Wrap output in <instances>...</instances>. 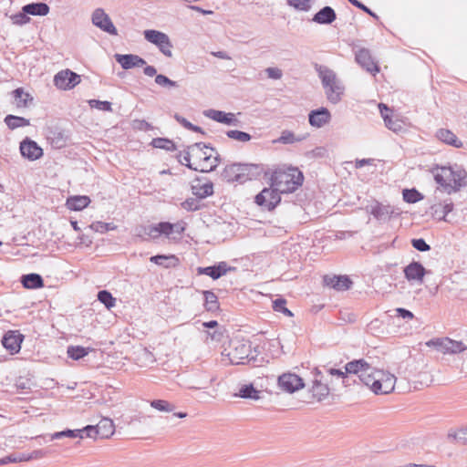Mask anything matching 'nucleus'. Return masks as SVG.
I'll return each instance as SVG.
<instances>
[{"mask_svg": "<svg viewBox=\"0 0 467 467\" xmlns=\"http://www.w3.org/2000/svg\"><path fill=\"white\" fill-rule=\"evenodd\" d=\"M306 139V135L305 134L296 135L295 132L291 130H284L281 132L280 137L277 140H274V142L281 144H294L296 142L303 141Z\"/></svg>", "mask_w": 467, "mask_h": 467, "instance_id": "obj_30", "label": "nucleus"}, {"mask_svg": "<svg viewBox=\"0 0 467 467\" xmlns=\"http://www.w3.org/2000/svg\"><path fill=\"white\" fill-rule=\"evenodd\" d=\"M84 431L86 436L88 438L96 439L97 437H99L102 439H108L113 435L115 431V426L112 420L109 418H103L96 426L88 425L84 427Z\"/></svg>", "mask_w": 467, "mask_h": 467, "instance_id": "obj_8", "label": "nucleus"}, {"mask_svg": "<svg viewBox=\"0 0 467 467\" xmlns=\"http://www.w3.org/2000/svg\"><path fill=\"white\" fill-rule=\"evenodd\" d=\"M328 373L331 375V376H337L338 378H342L343 379V383L345 386H348L349 385V382H348V374H349L348 372H347V370L345 369V371L341 370V369H337V368H329L328 369Z\"/></svg>", "mask_w": 467, "mask_h": 467, "instance_id": "obj_60", "label": "nucleus"}, {"mask_svg": "<svg viewBox=\"0 0 467 467\" xmlns=\"http://www.w3.org/2000/svg\"><path fill=\"white\" fill-rule=\"evenodd\" d=\"M160 234L169 236L173 233V224L171 223H159Z\"/></svg>", "mask_w": 467, "mask_h": 467, "instance_id": "obj_64", "label": "nucleus"}, {"mask_svg": "<svg viewBox=\"0 0 467 467\" xmlns=\"http://www.w3.org/2000/svg\"><path fill=\"white\" fill-rule=\"evenodd\" d=\"M381 116L384 119L386 127L394 131V132H400L403 129V123L400 119H393L388 114H385L383 110H389L388 107L385 104H379V105Z\"/></svg>", "mask_w": 467, "mask_h": 467, "instance_id": "obj_29", "label": "nucleus"}, {"mask_svg": "<svg viewBox=\"0 0 467 467\" xmlns=\"http://www.w3.org/2000/svg\"><path fill=\"white\" fill-rule=\"evenodd\" d=\"M116 61L120 64L122 68L130 69L133 67H140L146 65V61L139 57L138 55L127 54V55H115Z\"/></svg>", "mask_w": 467, "mask_h": 467, "instance_id": "obj_21", "label": "nucleus"}, {"mask_svg": "<svg viewBox=\"0 0 467 467\" xmlns=\"http://www.w3.org/2000/svg\"><path fill=\"white\" fill-rule=\"evenodd\" d=\"M436 137L441 141L453 146L455 148H462V142L457 138V136L450 130L440 129L437 130Z\"/></svg>", "mask_w": 467, "mask_h": 467, "instance_id": "obj_26", "label": "nucleus"}, {"mask_svg": "<svg viewBox=\"0 0 467 467\" xmlns=\"http://www.w3.org/2000/svg\"><path fill=\"white\" fill-rule=\"evenodd\" d=\"M356 62L368 72L375 75L379 71L377 63L371 57L370 51L367 48H359L355 53Z\"/></svg>", "mask_w": 467, "mask_h": 467, "instance_id": "obj_15", "label": "nucleus"}, {"mask_svg": "<svg viewBox=\"0 0 467 467\" xmlns=\"http://www.w3.org/2000/svg\"><path fill=\"white\" fill-rule=\"evenodd\" d=\"M231 270L232 267L228 266V265L225 262H220L217 265L198 267L197 274L206 275L212 277L213 280H216Z\"/></svg>", "mask_w": 467, "mask_h": 467, "instance_id": "obj_22", "label": "nucleus"}, {"mask_svg": "<svg viewBox=\"0 0 467 467\" xmlns=\"http://www.w3.org/2000/svg\"><path fill=\"white\" fill-rule=\"evenodd\" d=\"M190 155L192 157V170L201 172L213 171L220 162L217 150L202 142L190 145Z\"/></svg>", "mask_w": 467, "mask_h": 467, "instance_id": "obj_2", "label": "nucleus"}, {"mask_svg": "<svg viewBox=\"0 0 467 467\" xmlns=\"http://www.w3.org/2000/svg\"><path fill=\"white\" fill-rule=\"evenodd\" d=\"M402 194L403 200L409 203H415L422 198L420 193L415 189H406L403 191Z\"/></svg>", "mask_w": 467, "mask_h": 467, "instance_id": "obj_47", "label": "nucleus"}, {"mask_svg": "<svg viewBox=\"0 0 467 467\" xmlns=\"http://www.w3.org/2000/svg\"><path fill=\"white\" fill-rule=\"evenodd\" d=\"M150 406L161 412H171L175 409L173 404L164 400H153L150 401Z\"/></svg>", "mask_w": 467, "mask_h": 467, "instance_id": "obj_41", "label": "nucleus"}, {"mask_svg": "<svg viewBox=\"0 0 467 467\" xmlns=\"http://www.w3.org/2000/svg\"><path fill=\"white\" fill-rule=\"evenodd\" d=\"M23 339L24 336L19 331L9 330L4 335L2 344L11 354H16L20 351Z\"/></svg>", "mask_w": 467, "mask_h": 467, "instance_id": "obj_18", "label": "nucleus"}, {"mask_svg": "<svg viewBox=\"0 0 467 467\" xmlns=\"http://www.w3.org/2000/svg\"><path fill=\"white\" fill-rule=\"evenodd\" d=\"M251 353V345L248 342L234 341L233 348L227 354L232 364H241Z\"/></svg>", "mask_w": 467, "mask_h": 467, "instance_id": "obj_13", "label": "nucleus"}, {"mask_svg": "<svg viewBox=\"0 0 467 467\" xmlns=\"http://www.w3.org/2000/svg\"><path fill=\"white\" fill-rule=\"evenodd\" d=\"M191 188L192 194L200 199H204L213 194V184L206 178L194 179Z\"/></svg>", "mask_w": 467, "mask_h": 467, "instance_id": "obj_17", "label": "nucleus"}, {"mask_svg": "<svg viewBox=\"0 0 467 467\" xmlns=\"http://www.w3.org/2000/svg\"><path fill=\"white\" fill-rule=\"evenodd\" d=\"M204 307L207 311L213 312L219 309L217 296L212 291H203Z\"/></svg>", "mask_w": 467, "mask_h": 467, "instance_id": "obj_35", "label": "nucleus"}, {"mask_svg": "<svg viewBox=\"0 0 467 467\" xmlns=\"http://www.w3.org/2000/svg\"><path fill=\"white\" fill-rule=\"evenodd\" d=\"M311 0H287L290 6L301 11H308L311 8Z\"/></svg>", "mask_w": 467, "mask_h": 467, "instance_id": "obj_53", "label": "nucleus"}, {"mask_svg": "<svg viewBox=\"0 0 467 467\" xmlns=\"http://www.w3.org/2000/svg\"><path fill=\"white\" fill-rule=\"evenodd\" d=\"M14 95L17 107H26L28 100H32L30 95L24 92L22 88H16L14 91Z\"/></svg>", "mask_w": 467, "mask_h": 467, "instance_id": "obj_43", "label": "nucleus"}, {"mask_svg": "<svg viewBox=\"0 0 467 467\" xmlns=\"http://www.w3.org/2000/svg\"><path fill=\"white\" fill-rule=\"evenodd\" d=\"M447 338L448 337L431 339L426 342V346L435 348L438 351L445 354L447 348Z\"/></svg>", "mask_w": 467, "mask_h": 467, "instance_id": "obj_48", "label": "nucleus"}, {"mask_svg": "<svg viewBox=\"0 0 467 467\" xmlns=\"http://www.w3.org/2000/svg\"><path fill=\"white\" fill-rule=\"evenodd\" d=\"M143 233L140 235H145L152 239H156L161 236L159 223L157 225H150L142 229Z\"/></svg>", "mask_w": 467, "mask_h": 467, "instance_id": "obj_56", "label": "nucleus"}, {"mask_svg": "<svg viewBox=\"0 0 467 467\" xmlns=\"http://www.w3.org/2000/svg\"><path fill=\"white\" fill-rule=\"evenodd\" d=\"M463 434H465L464 431H461V429L458 430V431L450 430L447 436H448L449 440H452V441H458V442H460L462 444L466 445L467 444V438L463 437Z\"/></svg>", "mask_w": 467, "mask_h": 467, "instance_id": "obj_52", "label": "nucleus"}, {"mask_svg": "<svg viewBox=\"0 0 467 467\" xmlns=\"http://www.w3.org/2000/svg\"><path fill=\"white\" fill-rule=\"evenodd\" d=\"M366 210L380 222H387L392 217V215L400 214V212H398L395 207L389 204H382L378 201H372L369 202L366 206Z\"/></svg>", "mask_w": 467, "mask_h": 467, "instance_id": "obj_9", "label": "nucleus"}, {"mask_svg": "<svg viewBox=\"0 0 467 467\" xmlns=\"http://www.w3.org/2000/svg\"><path fill=\"white\" fill-rule=\"evenodd\" d=\"M280 193L275 187L265 188L255 196V202L259 206L272 210L280 202Z\"/></svg>", "mask_w": 467, "mask_h": 467, "instance_id": "obj_11", "label": "nucleus"}, {"mask_svg": "<svg viewBox=\"0 0 467 467\" xmlns=\"http://www.w3.org/2000/svg\"><path fill=\"white\" fill-rule=\"evenodd\" d=\"M88 104L91 108H95V109L102 110V111H111L112 110L111 103L109 101L90 99L88 101Z\"/></svg>", "mask_w": 467, "mask_h": 467, "instance_id": "obj_54", "label": "nucleus"}, {"mask_svg": "<svg viewBox=\"0 0 467 467\" xmlns=\"http://www.w3.org/2000/svg\"><path fill=\"white\" fill-rule=\"evenodd\" d=\"M310 391L313 398L317 400H322L328 395L329 389L326 384H323L318 380H314Z\"/></svg>", "mask_w": 467, "mask_h": 467, "instance_id": "obj_34", "label": "nucleus"}, {"mask_svg": "<svg viewBox=\"0 0 467 467\" xmlns=\"http://www.w3.org/2000/svg\"><path fill=\"white\" fill-rule=\"evenodd\" d=\"M155 83L161 87L168 88L178 87L177 82L170 79L168 77H166L162 74L156 75Z\"/></svg>", "mask_w": 467, "mask_h": 467, "instance_id": "obj_51", "label": "nucleus"}, {"mask_svg": "<svg viewBox=\"0 0 467 467\" xmlns=\"http://www.w3.org/2000/svg\"><path fill=\"white\" fill-rule=\"evenodd\" d=\"M5 122L7 125V127L11 130H15L20 127H26L30 124L29 119L14 115H7L5 118Z\"/></svg>", "mask_w": 467, "mask_h": 467, "instance_id": "obj_36", "label": "nucleus"}, {"mask_svg": "<svg viewBox=\"0 0 467 467\" xmlns=\"http://www.w3.org/2000/svg\"><path fill=\"white\" fill-rule=\"evenodd\" d=\"M346 370L350 374L357 375L359 381L377 395L388 394L394 389L395 376L387 371L376 369L364 359L347 363Z\"/></svg>", "mask_w": 467, "mask_h": 467, "instance_id": "obj_1", "label": "nucleus"}, {"mask_svg": "<svg viewBox=\"0 0 467 467\" xmlns=\"http://www.w3.org/2000/svg\"><path fill=\"white\" fill-rule=\"evenodd\" d=\"M265 73L272 79H280L283 77V72L278 67H267Z\"/></svg>", "mask_w": 467, "mask_h": 467, "instance_id": "obj_62", "label": "nucleus"}, {"mask_svg": "<svg viewBox=\"0 0 467 467\" xmlns=\"http://www.w3.org/2000/svg\"><path fill=\"white\" fill-rule=\"evenodd\" d=\"M83 432H85L84 428L82 430H66L62 431H57L49 436V441L61 439L64 437L82 439Z\"/></svg>", "mask_w": 467, "mask_h": 467, "instance_id": "obj_37", "label": "nucleus"}, {"mask_svg": "<svg viewBox=\"0 0 467 467\" xmlns=\"http://www.w3.org/2000/svg\"><path fill=\"white\" fill-rule=\"evenodd\" d=\"M47 454V452L44 450H35L30 453H26L27 461L42 459L46 457Z\"/></svg>", "mask_w": 467, "mask_h": 467, "instance_id": "obj_63", "label": "nucleus"}, {"mask_svg": "<svg viewBox=\"0 0 467 467\" xmlns=\"http://www.w3.org/2000/svg\"><path fill=\"white\" fill-rule=\"evenodd\" d=\"M178 161L181 164L187 166L192 170V157L190 155V146L183 151H181L178 156Z\"/></svg>", "mask_w": 467, "mask_h": 467, "instance_id": "obj_50", "label": "nucleus"}, {"mask_svg": "<svg viewBox=\"0 0 467 467\" xmlns=\"http://www.w3.org/2000/svg\"><path fill=\"white\" fill-rule=\"evenodd\" d=\"M143 36L148 42L155 45L165 57H172L173 46L167 34L154 29H148L143 32Z\"/></svg>", "mask_w": 467, "mask_h": 467, "instance_id": "obj_7", "label": "nucleus"}, {"mask_svg": "<svg viewBox=\"0 0 467 467\" xmlns=\"http://www.w3.org/2000/svg\"><path fill=\"white\" fill-rule=\"evenodd\" d=\"M331 114L326 108L312 110L308 115L309 124L316 128H321L330 121Z\"/></svg>", "mask_w": 467, "mask_h": 467, "instance_id": "obj_23", "label": "nucleus"}, {"mask_svg": "<svg viewBox=\"0 0 467 467\" xmlns=\"http://www.w3.org/2000/svg\"><path fill=\"white\" fill-rule=\"evenodd\" d=\"M21 155L29 160L36 161L42 157L43 150L37 143L30 139H26L20 143Z\"/></svg>", "mask_w": 467, "mask_h": 467, "instance_id": "obj_19", "label": "nucleus"}, {"mask_svg": "<svg viewBox=\"0 0 467 467\" xmlns=\"http://www.w3.org/2000/svg\"><path fill=\"white\" fill-rule=\"evenodd\" d=\"M315 68L321 79L327 99L333 104L338 103L341 100L345 88L336 72L327 66L317 64Z\"/></svg>", "mask_w": 467, "mask_h": 467, "instance_id": "obj_4", "label": "nucleus"}, {"mask_svg": "<svg viewBox=\"0 0 467 467\" xmlns=\"http://www.w3.org/2000/svg\"><path fill=\"white\" fill-rule=\"evenodd\" d=\"M303 173L295 167L275 171L271 177V186L275 187L281 193L295 192L302 185Z\"/></svg>", "mask_w": 467, "mask_h": 467, "instance_id": "obj_3", "label": "nucleus"}, {"mask_svg": "<svg viewBox=\"0 0 467 467\" xmlns=\"http://www.w3.org/2000/svg\"><path fill=\"white\" fill-rule=\"evenodd\" d=\"M336 17L334 9L330 6H325L314 16L313 21L317 24H331Z\"/></svg>", "mask_w": 467, "mask_h": 467, "instance_id": "obj_27", "label": "nucleus"}, {"mask_svg": "<svg viewBox=\"0 0 467 467\" xmlns=\"http://www.w3.org/2000/svg\"><path fill=\"white\" fill-rule=\"evenodd\" d=\"M10 18L13 24L18 26L26 25L30 21V18L27 16V14L24 13L23 11L11 16Z\"/></svg>", "mask_w": 467, "mask_h": 467, "instance_id": "obj_58", "label": "nucleus"}, {"mask_svg": "<svg viewBox=\"0 0 467 467\" xmlns=\"http://www.w3.org/2000/svg\"><path fill=\"white\" fill-rule=\"evenodd\" d=\"M24 13L30 16H47L49 6L46 3H31L22 7Z\"/></svg>", "mask_w": 467, "mask_h": 467, "instance_id": "obj_31", "label": "nucleus"}, {"mask_svg": "<svg viewBox=\"0 0 467 467\" xmlns=\"http://www.w3.org/2000/svg\"><path fill=\"white\" fill-rule=\"evenodd\" d=\"M21 283L27 289H36L44 286L42 276L35 273L22 275Z\"/></svg>", "mask_w": 467, "mask_h": 467, "instance_id": "obj_28", "label": "nucleus"}, {"mask_svg": "<svg viewBox=\"0 0 467 467\" xmlns=\"http://www.w3.org/2000/svg\"><path fill=\"white\" fill-rule=\"evenodd\" d=\"M404 275L410 284L421 285L426 274L423 265L419 262H411L404 268Z\"/></svg>", "mask_w": 467, "mask_h": 467, "instance_id": "obj_16", "label": "nucleus"}, {"mask_svg": "<svg viewBox=\"0 0 467 467\" xmlns=\"http://www.w3.org/2000/svg\"><path fill=\"white\" fill-rule=\"evenodd\" d=\"M434 213L436 214H441V218L445 219L446 215H448L453 209V203L451 202H445L444 204H435L432 206Z\"/></svg>", "mask_w": 467, "mask_h": 467, "instance_id": "obj_46", "label": "nucleus"}, {"mask_svg": "<svg viewBox=\"0 0 467 467\" xmlns=\"http://www.w3.org/2000/svg\"><path fill=\"white\" fill-rule=\"evenodd\" d=\"M259 393L260 391L255 389L253 384H244L240 387L238 393L234 396L257 400L260 399Z\"/></svg>", "mask_w": 467, "mask_h": 467, "instance_id": "obj_33", "label": "nucleus"}, {"mask_svg": "<svg viewBox=\"0 0 467 467\" xmlns=\"http://www.w3.org/2000/svg\"><path fill=\"white\" fill-rule=\"evenodd\" d=\"M47 138L51 146L55 149H61L65 147L67 141V135L59 128L49 129Z\"/></svg>", "mask_w": 467, "mask_h": 467, "instance_id": "obj_25", "label": "nucleus"}, {"mask_svg": "<svg viewBox=\"0 0 467 467\" xmlns=\"http://www.w3.org/2000/svg\"><path fill=\"white\" fill-rule=\"evenodd\" d=\"M186 211H197L200 208L199 202L194 198H189L181 203Z\"/></svg>", "mask_w": 467, "mask_h": 467, "instance_id": "obj_59", "label": "nucleus"}, {"mask_svg": "<svg viewBox=\"0 0 467 467\" xmlns=\"http://www.w3.org/2000/svg\"><path fill=\"white\" fill-rule=\"evenodd\" d=\"M326 285L330 286L337 291H345L350 288L352 281L346 275H326L324 277Z\"/></svg>", "mask_w": 467, "mask_h": 467, "instance_id": "obj_24", "label": "nucleus"}, {"mask_svg": "<svg viewBox=\"0 0 467 467\" xmlns=\"http://www.w3.org/2000/svg\"><path fill=\"white\" fill-rule=\"evenodd\" d=\"M90 203L89 197L86 195H77L67 198V206L73 211H81Z\"/></svg>", "mask_w": 467, "mask_h": 467, "instance_id": "obj_32", "label": "nucleus"}, {"mask_svg": "<svg viewBox=\"0 0 467 467\" xmlns=\"http://www.w3.org/2000/svg\"><path fill=\"white\" fill-rule=\"evenodd\" d=\"M286 300L284 298H277L273 301V308L276 312L283 313L287 317H292L293 313L285 307Z\"/></svg>", "mask_w": 467, "mask_h": 467, "instance_id": "obj_49", "label": "nucleus"}, {"mask_svg": "<svg viewBox=\"0 0 467 467\" xmlns=\"http://www.w3.org/2000/svg\"><path fill=\"white\" fill-rule=\"evenodd\" d=\"M203 115L213 120L226 125L236 126L239 122L238 119L235 118L234 114L231 112L226 113L224 111L217 109H207L203 111Z\"/></svg>", "mask_w": 467, "mask_h": 467, "instance_id": "obj_20", "label": "nucleus"}, {"mask_svg": "<svg viewBox=\"0 0 467 467\" xmlns=\"http://www.w3.org/2000/svg\"><path fill=\"white\" fill-rule=\"evenodd\" d=\"M91 20L94 26L99 27L104 32L109 33L112 36H117L118 31L113 25L110 17L105 13L104 9L97 8L93 11Z\"/></svg>", "mask_w": 467, "mask_h": 467, "instance_id": "obj_12", "label": "nucleus"}, {"mask_svg": "<svg viewBox=\"0 0 467 467\" xmlns=\"http://www.w3.org/2000/svg\"><path fill=\"white\" fill-rule=\"evenodd\" d=\"M279 387L286 392L293 393L304 388L303 379L294 373H285L278 378Z\"/></svg>", "mask_w": 467, "mask_h": 467, "instance_id": "obj_14", "label": "nucleus"}, {"mask_svg": "<svg viewBox=\"0 0 467 467\" xmlns=\"http://www.w3.org/2000/svg\"><path fill=\"white\" fill-rule=\"evenodd\" d=\"M79 82L80 76L69 69L61 70L54 77V85L62 90L72 89Z\"/></svg>", "mask_w": 467, "mask_h": 467, "instance_id": "obj_10", "label": "nucleus"}, {"mask_svg": "<svg viewBox=\"0 0 467 467\" xmlns=\"http://www.w3.org/2000/svg\"><path fill=\"white\" fill-rule=\"evenodd\" d=\"M89 352V348H86L80 346H71L67 348V355L74 360H78L85 356H87Z\"/></svg>", "mask_w": 467, "mask_h": 467, "instance_id": "obj_39", "label": "nucleus"}, {"mask_svg": "<svg viewBox=\"0 0 467 467\" xmlns=\"http://www.w3.org/2000/svg\"><path fill=\"white\" fill-rule=\"evenodd\" d=\"M90 228L96 232L105 233L110 230H115L116 226L109 223L96 222L90 225Z\"/></svg>", "mask_w": 467, "mask_h": 467, "instance_id": "obj_55", "label": "nucleus"}, {"mask_svg": "<svg viewBox=\"0 0 467 467\" xmlns=\"http://www.w3.org/2000/svg\"><path fill=\"white\" fill-rule=\"evenodd\" d=\"M446 342L447 348L445 354H457L466 349V346L462 341L452 340L448 337Z\"/></svg>", "mask_w": 467, "mask_h": 467, "instance_id": "obj_40", "label": "nucleus"}, {"mask_svg": "<svg viewBox=\"0 0 467 467\" xmlns=\"http://www.w3.org/2000/svg\"><path fill=\"white\" fill-rule=\"evenodd\" d=\"M466 172L462 169H453L452 167L437 168L434 172V179L437 183L444 189L456 192L466 184Z\"/></svg>", "mask_w": 467, "mask_h": 467, "instance_id": "obj_6", "label": "nucleus"}, {"mask_svg": "<svg viewBox=\"0 0 467 467\" xmlns=\"http://www.w3.org/2000/svg\"><path fill=\"white\" fill-rule=\"evenodd\" d=\"M263 172V168L257 164L234 163L227 165L223 173V178L228 182L243 183L246 181L258 178Z\"/></svg>", "mask_w": 467, "mask_h": 467, "instance_id": "obj_5", "label": "nucleus"}, {"mask_svg": "<svg viewBox=\"0 0 467 467\" xmlns=\"http://www.w3.org/2000/svg\"><path fill=\"white\" fill-rule=\"evenodd\" d=\"M176 260L177 259L174 255L168 256V255H162V254L154 255L150 258V262H152L158 265L164 266V267H170L171 262L176 261Z\"/></svg>", "mask_w": 467, "mask_h": 467, "instance_id": "obj_44", "label": "nucleus"}, {"mask_svg": "<svg viewBox=\"0 0 467 467\" xmlns=\"http://www.w3.org/2000/svg\"><path fill=\"white\" fill-rule=\"evenodd\" d=\"M226 135L228 138L240 141V142H247L251 140V135L247 132L237 130H228L226 132Z\"/></svg>", "mask_w": 467, "mask_h": 467, "instance_id": "obj_45", "label": "nucleus"}, {"mask_svg": "<svg viewBox=\"0 0 467 467\" xmlns=\"http://www.w3.org/2000/svg\"><path fill=\"white\" fill-rule=\"evenodd\" d=\"M27 462L26 453H19L17 455H9L0 460V464H6L9 462Z\"/></svg>", "mask_w": 467, "mask_h": 467, "instance_id": "obj_57", "label": "nucleus"}, {"mask_svg": "<svg viewBox=\"0 0 467 467\" xmlns=\"http://www.w3.org/2000/svg\"><path fill=\"white\" fill-rule=\"evenodd\" d=\"M154 148L163 149L169 151L175 150L176 147L172 140L166 138H155L151 141Z\"/></svg>", "mask_w": 467, "mask_h": 467, "instance_id": "obj_38", "label": "nucleus"}, {"mask_svg": "<svg viewBox=\"0 0 467 467\" xmlns=\"http://www.w3.org/2000/svg\"><path fill=\"white\" fill-rule=\"evenodd\" d=\"M412 246L420 252H426L431 249L430 245L425 242V240L419 238L413 239L411 241Z\"/></svg>", "mask_w": 467, "mask_h": 467, "instance_id": "obj_61", "label": "nucleus"}, {"mask_svg": "<svg viewBox=\"0 0 467 467\" xmlns=\"http://www.w3.org/2000/svg\"><path fill=\"white\" fill-rule=\"evenodd\" d=\"M98 299L108 309L113 307L116 304V298L107 290H101L98 293Z\"/></svg>", "mask_w": 467, "mask_h": 467, "instance_id": "obj_42", "label": "nucleus"}]
</instances>
